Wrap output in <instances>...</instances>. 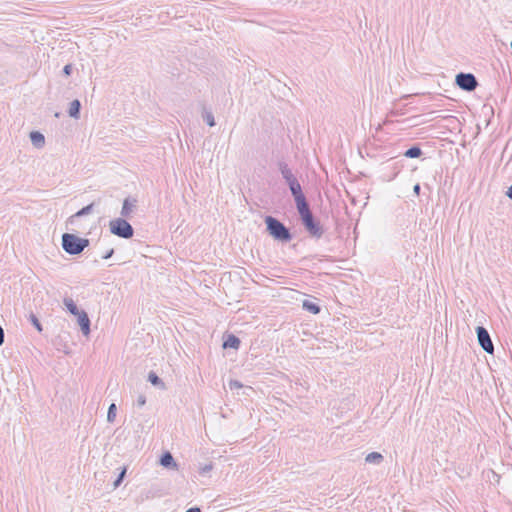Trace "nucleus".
<instances>
[{"mask_svg":"<svg viewBox=\"0 0 512 512\" xmlns=\"http://www.w3.org/2000/svg\"><path fill=\"white\" fill-rule=\"evenodd\" d=\"M295 205L305 230L311 237L320 239L324 233V230L319 220L316 219L313 215L307 199Z\"/></svg>","mask_w":512,"mask_h":512,"instance_id":"nucleus-1","label":"nucleus"},{"mask_svg":"<svg viewBox=\"0 0 512 512\" xmlns=\"http://www.w3.org/2000/svg\"><path fill=\"white\" fill-rule=\"evenodd\" d=\"M277 167L282 175V178L285 180L286 185L289 187L295 204L306 200V196L302 190V187L287 162L284 160H279L277 162Z\"/></svg>","mask_w":512,"mask_h":512,"instance_id":"nucleus-2","label":"nucleus"},{"mask_svg":"<svg viewBox=\"0 0 512 512\" xmlns=\"http://www.w3.org/2000/svg\"><path fill=\"white\" fill-rule=\"evenodd\" d=\"M266 232L275 240L281 243H288L293 239L291 230L279 219L271 215L264 217Z\"/></svg>","mask_w":512,"mask_h":512,"instance_id":"nucleus-3","label":"nucleus"},{"mask_svg":"<svg viewBox=\"0 0 512 512\" xmlns=\"http://www.w3.org/2000/svg\"><path fill=\"white\" fill-rule=\"evenodd\" d=\"M90 244L87 238L79 237L73 233H64L62 235L61 245L63 250L69 255H79Z\"/></svg>","mask_w":512,"mask_h":512,"instance_id":"nucleus-4","label":"nucleus"},{"mask_svg":"<svg viewBox=\"0 0 512 512\" xmlns=\"http://www.w3.org/2000/svg\"><path fill=\"white\" fill-rule=\"evenodd\" d=\"M125 217H118L109 222L110 232L123 239H131L134 236V228Z\"/></svg>","mask_w":512,"mask_h":512,"instance_id":"nucleus-5","label":"nucleus"},{"mask_svg":"<svg viewBox=\"0 0 512 512\" xmlns=\"http://www.w3.org/2000/svg\"><path fill=\"white\" fill-rule=\"evenodd\" d=\"M455 82L460 89L466 92H472L478 86V80L472 73H458Z\"/></svg>","mask_w":512,"mask_h":512,"instance_id":"nucleus-6","label":"nucleus"},{"mask_svg":"<svg viewBox=\"0 0 512 512\" xmlns=\"http://www.w3.org/2000/svg\"><path fill=\"white\" fill-rule=\"evenodd\" d=\"M477 340L480 347L488 354L494 353V345L487 329L483 326L476 327Z\"/></svg>","mask_w":512,"mask_h":512,"instance_id":"nucleus-7","label":"nucleus"},{"mask_svg":"<svg viewBox=\"0 0 512 512\" xmlns=\"http://www.w3.org/2000/svg\"><path fill=\"white\" fill-rule=\"evenodd\" d=\"M138 200L133 196H128L123 200L120 215L125 218H130L131 214L137 208Z\"/></svg>","mask_w":512,"mask_h":512,"instance_id":"nucleus-8","label":"nucleus"},{"mask_svg":"<svg viewBox=\"0 0 512 512\" xmlns=\"http://www.w3.org/2000/svg\"><path fill=\"white\" fill-rule=\"evenodd\" d=\"M75 316L77 317V322L78 325L80 326L82 334L84 336H88L91 332V321L89 319L88 314L84 310H81L79 314H76Z\"/></svg>","mask_w":512,"mask_h":512,"instance_id":"nucleus-9","label":"nucleus"},{"mask_svg":"<svg viewBox=\"0 0 512 512\" xmlns=\"http://www.w3.org/2000/svg\"><path fill=\"white\" fill-rule=\"evenodd\" d=\"M96 202H92L86 206H84L83 208H81L80 210H78L75 214H73L72 216H70L67 220V224H71V225H74L76 220L80 217H83V216H86L90 213H92L93 209H94V206H95Z\"/></svg>","mask_w":512,"mask_h":512,"instance_id":"nucleus-10","label":"nucleus"},{"mask_svg":"<svg viewBox=\"0 0 512 512\" xmlns=\"http://www.w3.org/2000/svg\"><path fill=\"white\" fill-rule=\"evenodd\" d=\"M241 344V340L234 334H227L224 336L222 347L224 349L238 350Z\"/></svg>","mask_w":512,"mask_h":512,"instance_id":"nucleus-11","label":"nucleus"},{"mask_svg":"<svg viewBox=\"0 0 512 512\" xmlns=\"http://www.w3.org/2000/svg\"><path fill=\"white\" fill-rule=\"evenodd\" d=\"M159 463L161 466L168 469H175L178 466L173 455L169 451H165L161 454Z\"/></svg>","mask_w":512,"mask_h":512,"instance_id":"nucleus-12","label":"nucleus"},{"mask_svg":"<svg viewBox=\"0 0 512 512\" xmlns=\"http://www.w3.org/2000/svg\"><path fill=\"white\" fill-rule=\"evenodd\" d=\"M29 137L34 147L42 148L44 146L45 137L40 131H31Z\"/></svg>","mask_w":512,"mask_h":512,"instance_id":"nucleus-13","label":"nucleus"},{"mask_svg":"<svg viewBox=\"0 0 512 512\" xmlns=\"http://www.w3.org/2000/svg\"><path fill=\"white\" fill-rule=\"evenodd\" d=\"M81 107H82L81 102L78 99H74L73 101L70 102V106L68 109V115L71 118L79 119L80 113H81Z\"/></svg>","mask_w":512,"mask_h":512,"instance_id":"nucleus-14","label":"nucleus"},{"mask_svg":"<svg viewBox=\"0 0 512 512\" xmlns=\"http://www.w3.org/2000/svg\"><path fill=\"white\" fill-rule=\"evenodd\" d=\"M147 380L154 386V387H157L161 390H164L166 389V386H165V383L163 382V380L154 372V371H150L148 373V378Z\"/></svg>","mask_w":512,"mask_h":512,"instance_id":"nucleus-15","label":"nucleus"},{"mask_svg":"<svg viewBox=\"0 0 512 512\" xmlns=\"http://www.w3.org/2000/svg\"><path fill=\"white\" fill-rule=\"evenodd\" d=\"M302 307L304 310L314 314V315H317L320 313L321 311V307L319 304L315 303V302H312V301H309V300H304L303 301V304H302Z\"/></svg>","mask_w":512,"mask_h":512,"instance_id":"nucleus-16","label":"nucleus"},{"mask_svg":"<svg viewBox=\"0 0 512 512\" xmlns=\"http://www.w3.org/2000/svg\"><path fill=\"white\" fill-rule=\"evenodd\" d=\"M423 154L422 149L419 145H413L404 152V156L407 158H419Z\"/></svg>","mask_w":512,"mask_h":512,"instance_id":"nucleus-17","label":"nucleus"},{"mask_svg":"<svg viewBox=\"0 0 512 512\" xmlns=\"http://www.w3.org/2000/svg\"><path fill=\"white\" fill-rule=\"evenodd\" d=\"M384 460V457L379 452H371L365 457V461L369 464L379 465Z\"/></svg>","mask_w":512,"mask_h":512,"instance_id":"nucleus-18","label":"nucleus"},{"mask_svg":"<svg viewBox=\"0 0 512 512\" xmlns=\"http://www.w3.org/2000/svg\"><path fill=\"white\" fill-rule=\"evenodd\" d=\"M63 303L65 305V307L67 308V310L72 314V315H76V314H79V312L81 310H79L78 306L76 305V303L74 302V300L70 297H65L63 299Z\"/></svg>","mask_w":512,"mask_h":512,"instance_id":"nucleus-19","label":"nucleus"},{"mask_svg":"<svg viewBox=\"0 0 512 512\" xmlns=\"http://www.w3.org/2000/svg\"><path fill=\"white\" fill-rule=\"evenodd\" d=\"M202 119L210 127H213L216 125L212 111L208 110L205 106H203V109H202Z\"/></svg>","mask_w":512,"mask_h":512,"instance_id":"nucleus-20","label":"nucleus"},{"mask_svg":"<svg viewBox=\"0 0 512 512\" xmlns=\"http://www.w3.org/2000/svg\"><path fill=\"white\" fill-rule=\"evenodd\" d=\"M126 473H127V467H126V466H123V467L121 468V471H120V473L118 474L117 478H116V479H115V481L113 482V488H114V489L118 488V487L122 484V482H123L124 478L126 477Z\"/></svg>","mask_w":512,"mask_h":512,"instance_id":"nucleus-21","label":"nucleus"},{"mask_svg":"<svg viewBox=\"0 0 512 512\" xmlns=\"http://www.w3.org/2000/svg\"><path fill=\"white\" fill-rule=\"evenodd\" d=\"M116 412H117L116 404L115 403L110 404V406L108 408V412H107V421L109 423H112L115 421Z\"/></svg>","mask_w":512,"mask_h":512,"instance_id":"nucleus-22","label":"nucleus"},{"mask_svg":"<svg viewBox=\"0 0 512 512\" xmlns=\"http://www.w3.org/2000/svg\"><path fill=\"white\" fill-rule=\"evenodd\" d=\"M29 321L31 324L36 328L38 332H42L43 327L41 322L39 321L38 317L34 313H30L29 315Z\"/></svg>","mask_w":512,"mask_h":512,"instance_id":"nucleus-23","label":"nucleus"},{"mask_svg":"<svg viewBox=\"0 0 512 512\" xmlns=\"http://www.w3.org/2000/svg\"><path fill=\"white\" fill-rule=\"evenodd\" d=\"M213 469V464L212 462L210 463H207V464H204L202 466H200L199 468V474L202 475V476H205L207 475L211 470Z\"/></svg>","mask_w":512,"mask_h":512,"instance_id":"nucleus-24","label":"nucleus"},{"mask_svg":"<svg viewBox=\"0 0 512 512\" xmlns=\"http://www.w3.org/2000/svg\"><path fill=\"white\" fill-rule=\"evenodd\" d=\"M64 76L68 77L72 74L73 72V66L72 64H66L64 67H63V70H62Z\"/></svg>","mask_w":512,"mask_h":512,"instance_id":"nucleus-25","label":"nucleus"},{"mask_svg":"<svg viewBox=\"0 0 512 512\" xmlns=\"http://www.w3.org/2000/svg\"><path fill=\"white\" fill-rule=\"evenodd\" d=\"M229 387L231 390L233 389H239L243 387V384L239 382L238 380H230Z\"/></svg>","mask_w":512,"mask_h":512,"instance_id":"nucleus-26","label":"nucleus"},{"mask_svg":"<svg viewBox=\"0 0 512 512\" xmlns=\"http://www.w3.org/2000/svg\"><path fill=\"white\" fill-rule=\"evenodd\" d=\"M136 403L138 407L144 406L146 404V397L144 395H139Z\"/></svg>","mask_w":512,"mask_h":512,"instance_id":"nucleus-27","label":"nucleus"},{"mask_svg":"<svg viewBox=\"0 0 512 512\" xmlns=\"http://www.w3.org/2000/svg\"><path fill=\"white\" fill-rule=\"evenodd\" d=\"M114 254V249L111 248L110 250H108L104 255H102V259H110Z\"/></svg>","mask_w":512,"mask_h":512,"instance_id":"nucleus-28","label":"nucleus"},{"mask_svg":"<svg viewBox=\"0 0 512 512\" xmlns=\"http://www.w3.org/2000/svg\"><path fill=\"white\" fill-rule=\"evenodd\" d=\"M420 191H421V186L419 183L415 184L414 187H413V192L414 194L416 195H419L420 194Z\"/></svg>","mask_w":512,"mask_h":512,"instance_id":"nucleus-29","label":"nucleus"},{"mask_svg":"<svg viewBox=\"0 0 512 512\" xmlns=\"http://www.w3.org/2000/svg\"><path fill=\"white\" fill-rule=\"evenodd\" d=\"M4 337H5L4 330H3L2 326L0 325V346L4 343Z\"/></svg>","mask_w":512,"mask_h":512,"instance_id":"nucleus-30","label":"nucleus"},{"mask_svg":"<svg viewBox=\"0 0 512 512\" xmlns=\"http://www.w3.org/2000/svg\"><path fill=\"white\" fill-rule=\"evenodd\" d=\"M185 512H201V509L197 506L187 509Z\"/></svg>","mask_w":512,"mask_h":512,"instance_id":"nucleus-31","label":"nucleus"}]
</instances>
